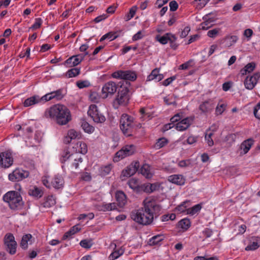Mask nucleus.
Listing matches in <instances>:
<instances>
[{
	"instance_id": "obj_1",
	"label": "nucleus",
	"mask_w": 260,
	"mask_h": 260,
	"mask_svg": "<svg viewBox=\"0 0 260 260\" xmlns=\"http://www.w3.org/2000/svg\"><path fill=\"white\" fill-rule=\"evenodd\" d=\"M143 204L144 207L131 212V218L139 224L149 225L152 222L154 216L159 213L161 207L154 200H145Z\"/></svg>"
},
{
	"instance_id": "obj_2",
	"label": "nucleus",
	"mask_w": 260,
	"mask_h": 260,
	"mask_svg": "<svg viewBox=\"0 0 260 260\" xmlns=\"http://www.w3.org/2000/svg\"><path fill=\"white\" fill-rule=\"evenodd\" d=\"M46 117L53 119L57 124L64 125L72 120L70 110L64 105L56 104L46 110Z\"/></svg>"
},
{
	"instance_id": "obj_3",
	"label": "nucleus",
	"mask_w": 260,
	"mask_h": 260,
	"mask_svg": "<svg viewBox=\"0 0 260 260\" xmlns=\"http://www.w3.org/2000/svg\"><path fill=\"white\" fill-rule=\"evenodd\" d=\"M135 125L136 122L132 116L127 114H123L121 115L120 119V128L125 136L133 135Z\"/></svg>"
},
{
	"instance_id": "obj_4",
	"label": "nucleus",
	"mask_w": 260,
	"mask_h": 260,
	"mask_svg": "<svg viewBox=\"0 0 260 260\" xmlns=\"http://www.w3.org/2000/svg\"><path fill=\"white\" fill-rule=\"evenodd\" d=\"M3 199L8 203L10 208L12 210L20 209L23 205L21 196L16 191L8 192L4 196Z\"/></svg>"
},
{
	"instance_id": "obj_5",
	"label": "nucleus",
	"mask_w": 260,
	"mask_h": 260,
	"mask_svg": "<svg viewBox=\"0 0 260 260\" xmlns=\"http://www.w3.org/2000/svg\"><path fill=\"white\" fill-rule=\"evenodd\" d=\"M128 92L129 89L127 87L120 86L113 103L115 108H118L119 106H125L127 105L129 100Z\"/></svg>"
},
{
	"instance_id": "obj_6",
	"label": "nucleus",
	"mask_w": 260,
	"mask_h": 260,
	"mask_svg": "<svg viewBox=\"0 0 260 260\" xmlns=\"http://www.w3.org/2000/svg\"><path fill=\"white\" fill-rule=\"evenodd\" d=\"M111 76L114 78L131 81H135L137 77L136 72L131 70H118L113 73Z\"/></svg>"
},
{
	"instance_id": "obj_7",
	"label": "nucleus",
	"mask_w": 260,
	"mask_h": 260,
	"mask_svg": "<svg viewBox=\"0 0 260 260\" xmlns=\"http://www.w3.org/2000/svg\"><path fill=\"white\" fill-rule=\"evenodd\" d=\"M136 151V147L134 145H127L117 151L114 158L116 161H119L126 156L133 155Z\"/></svg>"
},
{
	"instance_id": "obj_8",
	"label": "nucleus",
	"mask_w": 260,
	"mask_h": 260,
	"mask_svg": "<svg viewBox=\"0 0 260 260\" xmlns=\"http://www.w3.org/2000/svg\"><path fill=\"white\" fill-rule=\"evenodd\" d=\"M87 113L94 122L103 123L106 120L105 116L99 111L97 106L95 105H91L89 106Z\"/></svg>"
},
{
	"instance_id": "obj_9",
	"label": "nucleus",
	"mask_w": 260,
	"mask_h": 260,
	"mask_svg": "<svg viewBox=\"0 0 260 260\" xmlns=\"http://www.w3.org/2000/svg\"><path fill=\"white\" fill-rule=\"evenodd\" d=\"M4 243L7 247V250L11 254H14L16 252L17 243L13 234H6L4 238Z\"/></svg>"
},
{
	"instance_id": "obj_10",
	"label": "nucleus",
	"mask_w": 260,
	"mask_h": 260,
	"mask_svg": "<svg viewBox=\"0 0 260 260\" xmlns=\"http://www.w3.org/2000/svg\"><path fill=\"white\" fill-rule=\"evenodd\" d=\"M117 87V84L113 81H110L106 83L102 87L103 98L106 99L109 95H113L116 92Z\"/></svg>"
},
{
	"instance_id": "obj_11",
	"label": "nucleus",
	"mask_w": 260,
	"mask_h": 260,
	"mask_svg": "<svg viewBox=\"0 0 260 260\" xmlns=\"http://www.w3.org/2000/svg\"><path fill=\"white\" fill-rule=\"evenodd\" d=\"M216 102L213 99H209L203 102L199 106V109L204 114L211 113L214 109Z\"/></svg>"
},
{
	"instance_id": "obj_12",
	"label": "nucleus",
	"mask_w": 260,
	"mask_h": 260,
	"mask_svg": "<svg viewBox=\"0 0 260 260\" xmlns=\"http://www.w3.org/2000/svg\"><path fill=\"white\" fill-rule=\"evenodd\" d=\"M29 172L22 169H16L9 175V179L12 181H19L29 176Z\"/></svg>"
},
{
	"instance_id": "obj_13",
	"label": "nucleus",
	"mask_w": 260,
	"mask_h": 260,
	"mask_svg": "<svg viewBox=\"0 0 260 260\" xmlns=\"http://www.w3.org/2000/svg\"><path fill=\"white\" fill-rule=\"evenodd\" d=\"M259 78L260 73L259 72L254 73L250 77H247L244 82L245 87L249 90L252 89Z\"/></svg>"
},
{
	"instance_id": "obj_14",
	"label": "nucleus",
	"mask_w": 260,
	"mask_h": 260,
	"mask_svg": "<svg viewBox=\"0 0 260 260\" xmlns=\"http://www.w3.org/2000/svg\"><path fill=\"white\" fill-rule=\"evenodd\" d=\"M13 162L12 154L9 152H4L0 153V167L8 168Z\"/></svg>"
},
{
	"instance_id": "obj_15",
	"label": "nucleus",
	"mask_w": 260,
	"mask_h": 260,
	"mask_svg": "<svg viewBox=\"0 0 260 260\" xmlns=\"http://www.w3.org/2000/svg\"><path fill=\"white\" fill-rule=\"evenodd\" d=\"M140 165L138 161L132 162L124 170L122 171V174L124 177H129L134 175L138 171Z\"/></svg>"
},
{
	"instance_id": "obj_16",
	"label": "nucleus",
	"mask_w": 260,
	"mask_h": 260,
	"mask_svg": "<svg viewBox=\"0 0 260 260\" xmlns=\"http://www.w3.org/2000/svg\"><path fill=\"white\" fill-rule=\"evenodd\" d=\"M193 121L192 117H187L175 124V128L179 131L186 130L191 124Z\"/></svg>"
},
{
	"instance_id": "obj_17",
	"label": "nucleus",
	"mask_w": 260,
	"mask_h": 260,
	"mask_svg": "<svg viewBox=\"0 0 260 260\" xmlns=\"http://www.w3.org/2000/svg\"><path fill=\"white\" fill-rule=\"evenodd\" d=\"M168 180L173 183L179 185H184L185 182V179L182 175L175 174L168 177Z\"/></svg>"
},
{
	"instance_id": "obj_18",
	"label": "nucleus",
	"mask_w": 260,
	"mask_h": 260,
	"mask_svg": "<svg viewBox=\"0 0 260 260\" xmlns=\"http://www.w3.org/2000/svg\"><path fill=\"white\" fill-rule=\"evenodd\" d=\"M82 134L80 132H77L75 129H71L68 132V136L64 140V142L66 143H69L71 140L75 139H80L81 138Z\"/></svg>"
},
{
	"instance_id": "obj_19",
	"label": "nucleus",
	"mask_w": 260,
	"mask_h": 260,
	"mask_svg": "<svg viewBox=\"0 0 260 260\" xmlns=\"http://www.w3.org/2000/svg\"><path fill=\"white\" fill-rule=\"evenodd\" d=\"M164 78L162 74L159 73V69L157 68L152 70L151 74L148 76L147 80L151 81L154 80L156 82H159Z\"/></svg>"
},
{
	"instance_id": "obj_20",
	"label": "nucleus",
	"mask_w": 260,
	"mask_h": 260,
	"mask_svg": "<svg viewBox=\"0 0 260 260\" xmlns=\"http://www.w3.org/2000/svg\"><path fill=\"white\" fill-rule=\"evenodd\" d=\"M117 205L120 207H123L126 203V197L122 191H118L116 193Z\"/></svg>"
},
{
	"instance_id": "obj_21",
	"label": "nucleus",
	"mask_w": 260,
	"mask_h": 260,
	"mask_svg": "<svg viewBox=\"0 0 260 260\" xmlns=\"http://www.w3.org/2000/svg\"><path fill=\"white\" fill-rule=\"evenodd\" d=\"M172 36H174V35L171 33H166L164 36H160L159 35H156L155 37V39L160 44L165 45L168 42H170L172 39Z\"/></svg>"
},
{
	"instance_id": "obj_22",
	"label": "nucleus",
	"mask_w": 260,
	"mask_h": 260,
	"mask_svg": "<svg viewBox=\"0 0 260 260\" xmlns=\"http://www.w3.org/2000/svg\"><path fill=\"white\" fill-rule=\"evenodd\" d=\"M140 173L146 178H151L153 176V173L151 170V167L147 164L143 165L140 169Z\"/></svg>"
},
{
	"instance_id": "obj_23",
	"label": "nucleus",
	"mask_w": 260,
	"mask_h": 260,
	"mask_svg": "<svg viewBox=\"0 0 260 260\" xmlns=\"http://www.w3.org/2000/svg\"><path fill=\"white\" fill-rule=\"evenodd\" d=\"M253 145V140L252 139H248L244 141L240 146V148L243 150L244 154L247 153Z\"/></svg>"
},
{
	"instance_id": "obj_24",
	"label": "nucleus",
	"mask_w": 260,
	"mask_h": 260,
	"mask_svg": "<svg viewBox=\"0 0 260 260\" xmlns=\"http://www.w3.org/2000/svg\"><path fill=\"white\" fill-rule=\"evenodd\" d=\"M116 246L115 244V247H116ZM124 250L125 249L123 246H121L118 249H116L115 248L113 252L109 255L108 257L109 260H115L117 259L124 253Z\"/></svg>"
},
{
	"instance_id": "obj_25",
	"label": "nucleus",
	"mask_w": 260,
	"mask_h": 260,
	"mask_svg": "<svg viewBox=\"0 0 260 260\" xmlns=\"http://www.w3.org/2000/svg\"><path fill=\"white\" fill-rule=\"evenodd\" d=\"M99 210L101 211L106 212L117 209V204L115 203L105 204L103 203L99 206Z\"/></svg>"
},
{
	"instance_id": "obj_26",
	"label": "nucleus",
	"mask_w": 260,
	"mask_h": 260,
	"mask_svg": "<svg viewBox=\"0 0 260 260\" xmlns=\"http://www.w3.org/2000/svg\"><path fill=\"white\" fill-rule=\"evenodd\" d=\"M40 103V97L38 95H34L26 99L23 102L24 107H29Z\"/></svg>"
},
{
	"instance_id": "obj_27",
	"label": "nucleus",
	"mask_w": 260,
	"mask_h": 260,
	"mask_svg": "<svg viewBox=\"0 0 260 260\" xmlns=\"http://www.w3.org/2000/svg\"><path fill=\"white\" fill-rule=\"evenodd\" d=\"M81 228H79V225H75L72 227L69 231L67 232L62 237L63 240H66L68 238H71L72 236L77 232H79Z\"/></svg>"
},
{
	"instance_id": "obj_28",
	"label": "nucleus",
	"mask_w": 260,
	"mask_h": 260,
	"mask_svg": "<svg viewBox=\"0 0 260 260\" xmlns=\"http://www.w3.org/2000/svg\"><path fill=\"white\" fill-rule=\"evenodd\" d=\"M51 184L53 187L56 189H59L62 187L63 180L61 177L59 176H55L53 178L51 181Z\"/></svg>"
},
{
	"instance_id": "obj_29",
	"label": "nucleus",
	"mask_w": 260,
	"mask_h": 260,
	"mask_svg": "<svg viewBox=\"0 0 260 260\" xmlns=\"http://www.w3.org/2000/svg\"><path fill=\"white\" fill-rule=\"evenodd\" d=\"M56 203L55 199L53 196H49L45 199L44 202L42 203V206L44 208H50L54 206Z\"/></svg>"
},
{
	"instance_id": "obj_30",
	"label": "nucleus",
	"mask_w": 260,
	"mask_h": 260,
	"mask_svg": "<svg viewBox=\"0 0 260 260\" xmlns=\"http://www.w3.org/2000/svg\"><path fill=\"white\" fill-rule=\"evenodd\" d=\"M77 151L81 154H85L87 152V146L86 143L82 142H78L76 144Z\"/></svg>"
},
{
	"instance_id": "obj_31",
	"label": "nucleus",
	"mask_w": 260,
	"mask_h": 260,
	"mask_svg": "<svg viewBox=\"0 0 260 260\" xmlns=\"http://www.w3.org/2000/svg\"><path fill=\"white\" fill-rule=\"evenodd\" d=\"M29 194L35 198H40L43 195V191L41 189L34 187L29 190Z\"/></svg>"
},
{
	"instance_id": "obj_32",
	"label": "nucleus",
	"mask_w": 260,
	"mask_h": 260,
	"mask_svg": "<svg viewBox=\"0 0 260 260\" xmlns=\"http://www.w3.org/2000/svg\"><path fill=\"white\" fill-rule=\"evenodd\" d=\"M73 154H71L69 149L66 148L63 149L62 152L60 154V161L62 163L64 162L67 161L70 157H73Z\"/></svg>"
},
{
	"instance_id": "obj_33",
	"label": "nucleus",
	"mask_w": 260,
	"mask_h": 260,
	"mask_svg": "<svg viewBox=\"0 0 260 260\" xmlns=\"http://www.w3.org/2000/svg\"><path fill=\"white\" fill-rule=\"evenodd\" d=\"M190 221L188 218H184L181 219L178 222V227L183 229L184 230H187L190 226Z\"/></svg>"
},
{
	"instance_id": "obj_34",
	"label": "nucleus",
	"mask_w": 260,
	"mask_h": 260,
	"mask_svg": "<svg viewBox=\"0 0 260 260\" xmlns=\"http://www.w3.org/2000/svg\"><path fill=\"white\" fill-rule=\"evenodd\" d=\"M32 238L31 235L28 234L24 235L21 239L20 242V246L24 249H26L28 247V242L30 241Z\"/></svg>"
},
{
	"instance_id": "obj_35",
	"label": "nucleus",
	"mask_w": 260,
	"mask_h": 260,
	"mask_svg": "<svg viewBox=\"0 0 260 260\" xmlns=\"http://www.w3.org/2000/svg\"><path fill=\"white\" fill-rule=\"evenodd\" d=\"M189 201H185L183 202L175 208V211L178 213L183 212L185 211H187V209H188L187 207L189 206V205H187V204H189Z\"/></svg>"
},
{
	"instance_id": "obj_36",
	"label": "nucleus",
	"mask_w": 260,
	"mask_h": 260,
	"mask_svg": "<svg viewBox=\"0 0 260 260\" xmlns=\"http://www.w3.org/2000/svg\"><path fill=\"white\" fill-rule=\"evenodd\" d=\"M127 184L132 189L139 191L140 185H139V182L137 179L132 178L128 181Z\"/></svg>"
},
{
	"instance_id": "obj_37",
	"label": "nucleus",
	"mask_w": 260,
	"mask_h": 260,
	"mask_svg": "<svg viewBox=\"0 0 260 260\" xmlns=\"http://www.w3.org/2000/svg\"><path fill=\"white\" fill-rule=\"evenodd\" d=\"M88 54V52H85L84 55L79 54L77 55L72 56V57L74 58L73 61V66H76L78 64H79L82 61V60L83 59L84 56Z\"/></svg>"
},
{
	"instance_id": "obj_38",
	"label": "nucleus",
	"mask_w": 260,
	"mask_h": 260,
	"mask_svg": "<svg viewBox=\"0 0 260 260\" xmlns=\"http://www.w3.org/2000/svg\"><path fill=\"white\" fill-rule=\"evenodd\" d=\"M168 143V140L164 138H160L157 140V141L155 144V147L156 149H160L164 147Z\"/></svg>"
},
{
	"instance_id": "obj_39",
	"label": "nucleus",
	"mask_w": 260,
	"mask_h": 260,
	"mask_svg": "<svg viewBox=\"0 0 260 260\" xmlns=\"http://www.w3.org/2000/svg\"><path fill=\"white\" fill-rule=\"evenodd\" d=\"M202 208L200 204H197L191 208H188L187 209V214L193 215L197 213Z\"/></svg>"
},
{
	"instance_id": "obj_40",
	"label": "nucleus",
	"mask_w": 260,
	"mask_h": 260,
	"mask_svg": "<svg viewBox=\"0 0 260 260\" xmlns=\"http://www.w3.org/2000/svg\"><path fill=\"white\" fill-rule=\"evenodd\" d=\"M81 126L83 130L87 133L91 134L94 131V127L92 125H90L86 121H84L82 122Z\"/></svg>"
},
{
	"instance_id": "obj_41",
	"label": "nucleus",
	"mask_w": 260,
	"mask_h": 260,
	"mask_svg": "<svg viewBox=\"0 0 260 260\" xmlns=\"http://www.w3.org/2000/svg\"><path fill=\"white\" fill-rule=\"evenodd\" d=\"M80 73V69L72 68L69 70L66 73V76L68 78L74 77L78 75Z\"/></svg>"
},
{
	"instance_id": "obj_42",
	"label": "nucleus",
	"mask_w": 260,
	"mask_h": 260,
	"mask_svg": "<svg viewBox=\"0 0 260 260\" xmlns=\"http://www.w3.org/2000/svg\"><path fill=\"white\" fill-rule=\"evenodd\" d=\"M136 10H137L136 6H134V7H132L130 9L129 12L127 13L125 15L124 18V20L126 21H127L129 20L130 19H131L135 15Z\"/></svg>"
},
{
	"instance_id": "obj_43",
	"label": "nucleus",
	"mask_w": 260,
	"mask_h": 260,
	"mask_svg": "<svg viewBox=\"0 0 260 260\" xmlns=\"http://www.w3.org/2000/svg\"><path fill=\"white\" fill-rule=\"evenodd\" d=\"M163 240L162 237L160 235H157L153 236L149 241V244L150 245H155L159 243Z\"/></svg>"
},
{
	"instance_id": "obj_44",
	"label": "nucleus",
	"mask_w": 260,
	"mask_h": 260,
	"mask_svg": "<svg viewBox=\"0 0 260 260\" xmlns=\"http://www.w3.org/2000/svg\"><path fill=\"white\" fill-rule=\"evenodd\" d=\"M80 246L85 249H89L93 245L92 240L84 239L80 241Z\"/></svg>"
},
{
	"instance_id": "obj_45",
	"label": "nucleus",
	"mask_w": 260,
	"mask_h": 260,
	"mask_svg": "<svg viewBox=\"0 0 260 260\" xmlns=\"http://www.w3.org/2000/svg\"><path fill=\"white\" fill-rule=\"evenodd\" d=\"M50 94L52 96V99H55L57 100H60L63 97V95L62 93V90L61 89L51 92H50Z\"/></svg>"
},
{
	"instance_id": "obj_46",
	"label": "nucleus",
	"mask_w": 260,
	"mask_h": 260,
	"mask_svg": "<svg viewBox=\"0 0 260 260\" xmlns=\"http://www.w3.org/2000/svg\"><path fill=\"white\" fill-rule=\"evenodd\" d=\"M220 31L221 29L220 28H215L209 30L207 32V36L210 38H215L217 36Z\"/></svg>"
},
{
	"instance_id": "obj_47",
	"label": "nucleus",
	"mask_w": 260,
	"mask_h": 260,
	"mask_svg": "<svg viewBox=\"0 0 260 260\" xmlns=\"http://www.w3.org/2000/svg\"><path fill=\"white\" fill-rule=\"evenodd\" d=\"M89 99L91 101L94 103H98L100 99V96L96 92H91L89 95Z\"/></svg>"
},
{
	"instance_id": "obj_48",
	"label": "nucleus",
	"mask_w": 260,
	"mask_h": 260,
	"mask_svg": "<svg viewBox=\"0 0 260 260\" xmlns=\"http://www.w3.org/2000/svg\"><path fill=\"white\" fill-rule=\"evenodd\" d=\"M213 134L212 133H207L205 135V138L209 146H212L214 144V142L212 139Z\"/></svg>"
},
{
	"instance_id": "obj_49",
	"label": "nucleus",
	"mask_w": 260,
	"mask_h": 260,
	"mask_svg": "<svg viewBox=\"0 0 260 260\" xmlns=\"http://www.w3.org/2000/svg\"><path fill=\"white\" fill-rule=\"evenodd\" d=\"M149 185H150V183H145L142 184L139 187L140 188L139 191L142 190L147 193L152 192V190L151 189H150V187L149 186Z\"/></svg>"
},
{
	"instance_id": "obj_50",
	"label": "nucleus",
	"mask_w": 260,
	"mask_h": 260,
	"mask_svg": "<svg viewBox=\"0 0 260 260\" xmlns=\"http://www.w3.org/2000/svg\"><path fill=\"white\" fill-rule=\"evenodd\" d=\"M259 247V245H258V243L256 242H253L252 243L247 245L245 250L247 251L248 250H254L257 249Z\"/></svg>"
},
{
	"instance_id": "obj_51",
	"label": "nucleus",
	"mask_w": 260,
	"mask_h": 260,
	"mask_svg": "<svg viewBox=\"0 0 260 260\" xmlns=\"http://www.w3.org/2000/svg\"><path fill=\"white\" fill-rule=\"evenodd\" d=\"M77 87L80 89L89 86L90 83L87 81H79L76 82Z\"/></svg>"
},
{
	"instance_id": "obj_52",
	"label": "nucleus",
	"mask_w": 260,
	"mask_h": 260,
	"mask_svg": "<svg viewBox=\"0 0 260 260\" xmlns=\"http://www.w3.org/2000/svg\"><path fill=\"white\" fill-rule=\"evenodd\" d=\"M42 23V20L41 18H37L35 19V22L30 27L32 29H36L40 28Z\"/></svg>"
},
{
	"instance_id": "obj_53",
	"label": "nucleus",
	"mask_w": 260,
	"mask_h": 260,
	"mask_svg": "<svg viewBox=\"0 0 260 260\" xmlns=\"http://www.w3.org/2000/svg\"><path fill=\"white\" fill-rule=\"evenodd\" d=\"M253 113L255 118L260 119V103H258L254 108Z\"/></svg>"
},
{
	"instance_id": "obj_54",
	"label": "nucleus",
	"mask_w": 260,
	"mask_h": 260,
	"mask_svg": "<svg viewBox=\"0 0 260 260\" xmlns=\"http://www.w3.org/2000/svg\"><path fill=\"white\" fill-rule=\"evenodd\" d=\"M212 24L208 22V20H204V21L201 23V28L203 30H207L210 27H211Z\"/></svg>"
},
{
	"instance_id": "obj_55",
	"label": "nucleus",
	"mask_w": 260,
	"mask_h": 260,
	"mask_svg": "<svg viewBox=\"0 0 260 260\" xmlns=\"http://www.w3.org/2000/svg\"><path fill=\"white\" fill-rule=\"evenodd\" d=\"M73 157L74 158V162L73 163L72 165L75 169H77L79 168V163H81L83 161L82 158L81 156L75 157L74 156Z\"/></svg>"
},
{
	"instance_id": "obj_56",
	"label": "nucleus",
	"mask_w": 260,
	"mask_h": 260,
	"mask_svg": "<svg viewBox=\"0 0 260 260\" xmlns=\"http://www.w3.org/2000/svg\"><path fill=\"white\" fill-rule=\"evenodd\" d=\"M225 105L221 104L220 105H217L216 107L215 112L217 115L221 114L225 110Z\"/></svg>"
},
{
	"instance_id": "obj_57",
	"label": "nucleus",
	"mask_w": 260,
	"mask_h": 260,
	"mask_svg": "<svg viewBox=\"0 0 260 260\" xmlns=\"http://www.w3.org/2000/svg\"><path fill=\"white\" fill-rule=\"evenodd\" d=\"M112 166L111 165H108L107 166H105L101 168L102 174L104 175H107L109 174L111 170Z\"/></svg>"
},
{
	"instance_id": "obj_58",
	"label": "nucleus",
	"mask_w": 260,
	"mask_h": 260,
	"mask_svg": "<svg viewBox=\"0 0 260 260\" xmlns=\"http://www.w3.org/2000/svg\"><path fill=\"white\" fill-rule=\"evenodd\" d=\"M171 11H175L178 8V3L175 1H172L169 4Z\"/></svg>"
},
{
	"instance_id": "obj_59",
	"label": "nucleus",
	"mask_w": 260,
	"mask_h": 260,
	"mask_svg": "<svg viewBox=\"0 0 260 260\" xmlns=\"http://www.w3.org/2000/svg\"><path fill=\"white\" fill-rule=\"evenodd\" d=\"M190 165L189 159L182 160L178 162V166L181 168L186 167Z\"/></svg>"
},
{
	"instance_id": "obj_60",
	"label": "nucleus",
	"mask_w": 260,
	"mask_h": 260,
	"mask_svg": "<svg viewBox=\"0 0 260 260\" xmlns=\"http://www.w3.org/2000/svg\"><path fill=\"white\" fill-rule=\"evenodd\" d=\"M255 68V63L254 62H250L248 63L245 68L248 71V73H250L253 71Z\"/></svg>"
},
{
	"instance_id": "obj_61",
	"label": "nucleus",
	"mask_w": 260,
	"mask_h": 260,
	"mask_svg": "<svg viewBox=\"0 0 260 260\" xmlns=\"http://www.w3.org/2000/svg\"><path fill=\"white\" fill-rule=\"evenodd\" d=\"M190 30V27L189 26H186L184 28V29L181 31V34H180V37L182 38H184L186 37L188 35Z\"/></svg>"
},
{
	"instance_id": "obj_62",
	"label": "nucleus",
	"mask_w": 260,
	"mask_h": 260,
	"mask_svg": "<svg viewBox=\"0 0 260 260\" xmlns=\"http://www.w3.org/2000/svg\"><path fill=\"white\" fill-rule=\"evenodd\" d=\"M176 39L177 38L175 36H172V39L169 42L170 43L171 47L174 50L176 49L178 47V45L175 43Z\"/></svg>"
},
{
	"instance_id": "obj_63",
	"label": "nucleus",
	"mask_w": 260,
	"mask_h": 260,
	"mask_svg": "<svg viewBox=\"0 0 260 260\" xmlns=\"http://www.w3.org/2000/svg\"><path fill=\"white\" fill-rule=\"evenodd\" d=\"M51 97L52 96L51 95L50 92L48 93L45 94V95L43 96L42 98H40V102H45L47 101H49L51 100H52Z\"/></svg>"
},
{
	"instance_id": "obj_64",
	"label": "nucleus",
	"mask_w": 260,
	"mask_h": 260,
	"mask_svg": "<svg viewBox=\"0 0 260 260\" xmlns=\"http://www.w3.org/2000/svg\"><path fill=\"white\" fill-rule=\"evenodd\" d=\"M203 234L206 238H209L213 234V231L208 228H206L203 231Z\"/></svg>"
}]
</instances>
